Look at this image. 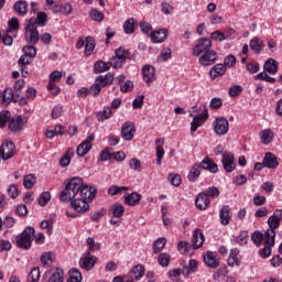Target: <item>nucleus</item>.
Returning a JSON list of instances; mask_svg holds the SVG:
<instances>
[{
    "instance_id": "obj_1",
    "label": "nucleus",
    "mask_w": 282,
    "mask_h": 282,
    "mask_svg": "<svg viewBox=\"0 0 282 282\" xmlns=\"http://www.w3.org/2000/svg\"><path fill=\"white\" fill-rule=\"evenodd\" d=\"M83 178L75 176L67 181L65 189L59 193L61 202H72L83 188Z\"/></svg>"
},
{
    "instance_id": "obj_2",
    "label": "nucleus",
    "mask_w": 282,
    "mask_h": 282,
    "mask_svg": "<svg viewBox=\"0 0 282 282\" xmlns=\"http://www.w3.org/2000/svg\"><path fill=\"white\" fill-rule=\"evenodd\" d=\"M34 227H26L20 235L17 237V246L21 250H30L32 248V241L34 239Z\"/></svg>"
},
{
    "instance_id": "obj_3",
    "label": "nucleus",
    "mask_w": 282,
    "mask_h": 282,
    "mask_svg": "<svg viewBox=\"0 0 282 282\" xmlns=\"http://www.w3.org/2000/svg\"><path fill=\"white\" fill-rule=\"evenodd\" d=\"M25 41L30 43V45H36V43H39V31L36 30L34 19H30L25 22Z\"/></svg>"
},
{
    "instance_id": "obj_4",
    "label": "nucleus",
    "mask_w": 282,
    "mask_h": 282,
    "mask_svg": "<svg viewBox=\"0 0 282 282\" xmlns=\"http://www.w3.org/2000/svg\"><path fill=\"white\" fill-rule=\"evenodd\" d=\"M281 221L282 213L281 210H275L274 214L268 219L269 229L264 231V236L269 237L270 239H274V237H276L275 229L281 224Z\"/></svg>"
},
{
    "instance_id": "obj_5",
    "label": "nucleus",
    "mask_w": 282,
    "mask_h": 282,
    "mask_svg": "<svg viewBox=\"0 0 282 282\" xmlns=\"http://www.w3.org/2000/svg\"><path fill=\"white\" fill-rule=\"evenodd\" d=\"M194 272H197V261L189 260L188 264L183 267V269H174L170 271V276L173 281L180 276V274H183V276H188V274H194Z\"/></svg>"
},
{
    "instance_id": "obj_6",
    "label": "nucleus",
    "mask_w": 282,
    "mask_h": 282,
    "mask_svg": "<svg viewBox=\"0 0 282 282\" xmlns=\"http://www.w3.org/2000/svg\"><path fill=\"white\" fill-rule=\"evenodd\" d=\"M213 127H214V133L216 135L221 137L228 133L230 129V123L228 122V119H226L225 117H217L213 122Z\"/></svg>"
},
{
    "instance_id": "obj_7",
    "label": "nucleus",
    "mask_w": 282,
    "mask_h": 282,
    "mask_svg": "<svg viewBox=\"0 0 282 282\" xmlns=\"http://www.w3.org/2000/svg\"><path fill=\"white\" fill-rule=\"evenodd\" d=\"M213 47V41L208 37H202L198 40L197 44L193 47V56H202V54L210 51Z\"/></svg>"
},
{
    "instance_id": "obj_8",
    "label": "nucleus",
    "mask_w": 282,
    "mask_h": 282,
    "mask_svg": "<svg viewBox=\"0 0 282 282\" xmlns=\"http://www.w3.org/2000/svg\"><path fill=\"white\" fill-rule=\"evenodd\" d=\"M202 109H204V111L197 116H193V113H189L191 118H193V121L191 123L192 133H195V131H197V129L202 127L204 122H206V120H208V108L203 106Z\"/></svg>"
},
{
    "instance_id": "obj_9",
    "label": "nucleus",
    "mask_w": 282,
    "mask_h": 282,
    "mask_svg": "<svg viewBox=\"0 0 282 282\" xmlns=\"http://www.w3.org/2000/svg\"><path fill=\"white\" fill-rule=\"evenodd\" d=\"M217 58H219L217 52L209 50L198 57V63L203 67H210V65H215V63H217Z\"/></svg>"
},
{
    "instance_id": "obj_10",
    "label": "nucleus",
    "mask_w": 282,
    "mask_h": 282,
    "mask_svg": "<svg viewBox=\"0 0 282 282\" xmlns=\"http://www.w3.org/2000/svg\"><path fill=\"white\" fill-rule=\"evenodd\" d=\"M95 139H96V134L90 133L86 138V140L77 147L76 154L78 155V158H85V155H87V153L91 151V147H93L91 142H94Z\"/></svg>"
},
{
    "instance_id": "obj_11",
    "label": "nucleus",
    "mask_w": 282,
    "mask_h": 282,
    "mask_svg": "<svg viewBox=\"0 0 282 282\" xmlns=\"http://www.w3.org/2000/svg\"><path fill=\"white\" fill-rule=\"evenodd\" d=\"M15 151L17 147L12 141H4L0 147V155L2 160H11V158H14Z\"/></svg>"
},
{
    "instance_id": "obj_12",
    "label": "nucleus",
    "mask_w": 282,
    "mask_h": 282,
    "mask_svg": "<svg viewBox=\"0 0 282 282\" xmlns=\"http://www.w3.org/2000/svg\"><path fill=\"white\" fill-rule=\"evenodd\" d=\"M72 208L75 210V213H78L79 215H85V213H89V202H87L85 198H75L70 202Z\"/></svg>"
},
{
    "instance_id": "obj_13",
    "label": "nucleus",
    "mask_w": 282,
    "mask_h": 282,
    "mask_svg": "<svg viewBox=\"0 0 282 282\" xmlns=\"http://www.w3.org/2000/svg\"><path fill=\"white\" fill-rule=\"evenodd\" d=\"M135 134V123L131 121H127L121 127V138L127 142L133 140V135Z\"/></svg>"
},
{
    "instance_id": "obj_14",
    "label": "nucleus",
    "mask_w": 282,
    "mask_h": 282,
    "mask_svg": "<svg viewBox=\"0 0 282 282\" xmlns=\"http://www.w3.org/2000/svg\"><path fill=\"white\" fill-rule=\"evenodd\" d=\"M65 281V272L63 269H52L45 273L44 282H63Z\"/></svg>"
},
{
    "instance_id": "obj_15",
    "label": "nucleus",
    "mask_w": 282,
    "mask_h": 282,
    "mask_svg": "<svg viewBox=\"0 0 282 282\" xmlns=\"http://www.w3.org/2000/svg\"><path fill=\"white\" fill-rule=\"evenodd\" d=\"M223 166L227 173H232L237 169V163H235V156L230 152L223 153Z\"/></svg>"
},
{
    "instance_id": "obj_16",
    "label": "nucleus",
    "mask_w": 282,
    "mask_h": 282,
    "mask_svg": "<svg viewBox=\"0 0 282 282\" xmlns=\"http://www.w3.org/2000/svg\"><path fill=\"white\" fill-rule=\"evenodd\" d=\"M97 258L95 256H91L89 251L84 253V256L79 260V268H83V270H91L94 265H96Z\"/></svg>"
},
{
    "instance_id": "obj_17",
    "label": "nucleus",
    "mask_w": 282,
    "mask_h": 282,
    "mask_svg": "<svg viewBox=\"0 0 282 282\" xmlns=\"http://www.w3.org/2000/svg\"><path fill=\"white\" fill-rule=\"evenodd\" d=\"M272 247H274V238L264 236V247L259 250V254L262 259H268L272 254Z\"/></svg>"
},
{
    "instance_id": "obj_18",
    "label": "nucleus",
    "mask_w": 282,
    "mask_h": 282,
    "mask_svg": "<svg viewBox=\"0 0 282 282\" xmlns=\"http://www.w3.org/2000/svg\"><path fill=\"white\" fill-rule=\"evenodd\" d=\"M123 199L124 204L127 206H138L142 199V195L139 194L138 192H132V193H124L123 194Z\"/></svg>"
},
{
    "instance_id": "obj_19",
    "label": "nucleus",
    "mask_w": 282,
    "mask_h": 282,
    "mask_svg": "<svg viewBox=\"0 0 282 282\" xmlns=\"http://www.w3.org/2000/svg\"><path fill=\"white\" fill-rule=\"evenodd\" d=\"M79 192L82 199H86V202H94V199L96 198V188L85 185V183H83Z\"/></svg>"
},
{
    "instance_id": "obj_20",
    "label": "nucleus",
    "mask_w": 282,
    "mask_h": 282,
    "mask_svg": "<svg viewBox=\"0 0 282 282\" xmlns=\"http://www.w3.org/2000/svg\"><path fill=\"white\" fill-rule=\"evenodd\" d=\"M198 166L203 171H209V173H219V167L217 166V163H214L213 160L208 156H206L200 163H198Z\"/></svg>"
},
{
    "instance_id": "obj_21",
    "label": "nucleus",
    "mask_w": 282,
    "mask_h": 282,
    "mask_svg": "<svg viewBox=\"0 0 282 282\" xmlns=\"http://www.w3.org/2000/svg\"><path fill=\"white\" fill-rule=\"evenodd\" d=\"M143 80L147 85H151L155 80V67L145 65L142 68Z\"/></svg>"
},
{
    "instance_id": "obj_22",
    "label": "nucleus",
    "mask_w": 282,
    "mask_h": 282,
    "mask_svg": "<svg viewBox=\"0 0 282 282\" xmlns=\"http://www.w3.org/2000/svg\"><path fill=\"white\" fill-rule=\"evenodd\" d=\"M195 206L198 210H206L210 206V198L204 193H199L195 199Z\"/></svg>"
},
{
    "instance_id": "obj_23",
    "label": "nucleus",
    "mask_w": 282,
    "mask_h": 282,
    "mask_svg": "<svg viewBox=\"0 0 282 282\" xmlns=\"http://www.w3.org/2000/svg\"><path fill=\"white\" fill-rule=\"evenodd\" d=\"M23 118H21V116H15L10 119L8 129L9 131L17 133L18 131H21V129H23Z\"/></svg>"
},
{
    "instance_id": "obj_24",
    "label": "nucleus",
    "mask_w": 282,
    "mask_h": 282,
    "mask_svg": "<svg viewBox=\"0 0 282 282\" xmlns=\"http://www.w3.org/2000/svg\"><path fill=\"white\" fill-rule=\"evenodd\" d=\"M204 262L207 268H219V259H217V256H215V252L213 251L206 252V254L204 256Z\"/></svg>"
},
{
    "instance_id": "obj_25",
    "label": "nucleus",
    "mask_w": 282,
    "mask_h": 282,
    "mask_svg": "<svg viewBox=\"0 0 282 282\" xmlns=\"http://www.w3.org/2000/svg\"><path fill=\"white\" fill-rule=\"evenodd\" d=\"M151 41L152 43H164L166 37L169 36V30L161 29L151 33Z\"/></svg>"
},
{
    "instance_id": "obj_26",
    "label": "nucleus",
    "mask_w": 282,
    "mask_h": 282,
    "mask_svg": "<svg viewBox=\"0 0 282 282\" xmlns=\"http://www.w3.org/2000/svg\"><path fill=\"white\" fill-rule=\"evenodd\" d=\"M205 237L202 230L195 229L194 235L192 237V246L194 250H197L204 246Z\"/></svg>"
},
{
    "instance_id": "obj_27",
    "label": "nucleus",
    "mask_w": 282,
    "mask_h": 282,
    "mask_svg": "<svg viewBox=\"0 0 282 282\" xmlns=\"http://www.w3.org/2000/svg\"><path fill=\"white\" fill-rule=\"evenodd\" d=\"M265 169H276L279 166V158L272 154V152H267L263 158Z\"/></svg>"
},
{
    "instance_id": "obj_28",
    "label": "nucleus",
    "mask_w": 282,
    "mask_h": 282,
    "mask_svg": "<svg viewBox=\"0 0 282 282\" xmlns=\"http://www.w3.org/2000/svg\"><path fill=\"white\" fill-rule=\"evenodd\" d=\"M263 69L267 74H276L279 72V62L274 58H269L264 62Z\"/></svg>"
},
{
    "instance_id": "obj_29",
    "label": "nucleus",
    "mask_w": 282,
    "mask_h": 282,
    "mask_svg": "<svg viewBox=\"0 0 282 282\" xmlns=\"http://www.w3.org/2000/svg\"><path fill=\"white\" fill-rule=\"evenodd\" d=\"M224 74H226V66H224V64H216L209 70V76L212 80H215V78H219V76H224Z\"/></svg>"
},
{
    "instance_id": "obj_30",
    "label": "nucleus",
    "mask_w": 282,
    "mask_h": 282,
    "mask_svg": "<svg viewBox=\"0 0 282 282\" xmlns=\"http://www.w3.org/2000/svg\"><path fill=\"white\" fill-rule=\"evenodd\" d=\"M219 217H220V224L223 226H228V224H230V206L228 205L223 206L219 212Z\"/></svg>"
},
{
    "instance_id": "obj_31",
    "label": "nucleus",
    "mask_w": 282,
    "mask_h": 282,
    "mask_svg": "<svg viewBox=\"0 0 282 282\" xmlns=\"http://www.w3.org/2000/svg\"><path fill=\"white\" fill-rule=\"evenodd\" d=\"M199 175H202L199 163H195L194 165H192L187 174V180L188 182H197V180H199Z\"/></svg>"
},
{
    "instance_id": "obj_32",
    "label": "nucleus",
    "mask_w": 282,
    "mask_h": 282,
    "mask_svg": "<svg viewBox=\"0 0 282 282\" xmlns=\"http://www.w3.org/2000/svg\"><path fill=\"white\" fill-rule=\"evenodd\" d=\"M155 144H158L156 148H155L156 164L159 166H161L162 165V158H164V148H162V147H164V139H156Z\"/></svg>"
},
{
    "instance_id": "obj_33",
    "label": "nucleus",
    "mask_w": 282,
    "mask_h": 282,
    "mask_svg": "<svg viewBox=\"0 0 282 282\" xmlns=\"http://www.w3.org/2000/svg\"><path fill=\"white\" fill-rule=\"evenodd\" d=\"M95 80L102 89V87H107V85H111L113 83V74L107 73L106 75H99Z\"/></svg>"
},
{
    "instance_id": "obj_34",
    "label": "nucleus",
    "mask_w": 282,
    "mask_h": 282,
    "mask_svg": "<svg viewBox=\"0 0 282 282\" xmlns=\"http://www.w3.org/2000/svg\"><path fill=\"white\" fill-rule=\"evenodd\" d=\"M111 69V62L99 61L94 65L95 74H104V72H109Z\"/></svg>"
},
{
    "instance_id": "obj_35",
    "label": "nucleus",
    "mask_w": 282,
    "mask_h": 282,
    "mask_svg": "<svg viewBox=\"0 0 282 282\" xmlns=\"http://www.w3.org/2000/svg\"><path fill=\"white\" fill-rule=\"evenodd\" d=\"M249 47L256 54H261V52H263V41L256 36L249 42Z\"/></svg>"
},
{
    "instance_id": "obj_36",
    "label": "nucleus",
    "mask_w": 282,
    "mask_h": 282,
    "mask_svg": "<svg viewBox=\"0 0 282 282\" xmlns=\"http://www.w3.org/2000/svg\"><path fill=\"white\" fill-rule=\"evenodd\" d=\"M113 116V112L111 111V108L105 107L102 110L96 112V118L98 122H105V120H109Z\"/></svg>"
},
{
    "instance_id": "obj_37",
    "label": "nucleus",
    "mask_w": 282,
    "mask_h": 282,
    "mask_svg": "<svg viewBox=\"0 0 282 282\" xmlns=\"http://www.w3.org/2000/svg\"><path fill=\"white\" fill-rule=\"evenodd\" d=\"M50 82L47 85V89H54V85H56V83H61V78H63V73L58 72V70H54L53 73L50 74Z\"/></svg>"
},
{
    "instance_id": "obj_38",
    "label": "nucleus",
    "mask_w": 282,
    "mask_h": 282,
    "mask_svg": "<svg viewBox=\"0 0 282 282\" xmlns=\"http://www.w3.org/2000/svg\"><path fill=\"white\" fill-rule=\"evenodd\" d=\"M227 263L230 265V268H234V265H239V249L234 248L230 250Z\"/></svg>"
},
{
    "instance_id": "obj_39",
    "label": "nucleus",
    "mask_w": 282,
    "mask_h": 282,
    "mask_svg": "<svg viewBox=\"0 0 282 282\" xmlns=\"http://www.w3.org/2000/svg\"><path fill=\"white\" fill-rule=\"evenodd\" d=\"M13 8L18 14L23 17L28 13V1L19 0L14 3Z\"/></svg>"
},
{
    "instance_id": "obj_40",
    "label": "nucleus",
    "mask_w": 282,
    "mask_h": 282,
    "mask_svg": "<svg viewBox=\"0 0 282 282\" xmlns=\"http://www.w3.org/2000/svg\"><path fill=\"white\" fill-rule=\"evenodd\" d=\"M260 138L262 144H270V142L274 140V132H272L270 129L263 130L260 132Z\"/></svg>"
},
{
    "instance_id": "obj_41",
    "label": "nucleus",
    "mask_w": 282,
    "mask_h": 282,
    "mask_svg": "<svg viewBox=\"0 0 282 282\" xmlns=\"http://www.w3.org/2000/svg\"><path fill=\"white\" fill-rule=\"evenodd\" d=\"M129 186H118V185H111L108 188V195H110L111 197L116 196V195H122V193H124V191H129Z\"/></svg>"
},
{
    "instance_id": "obj_42",
    "label": "nucleus",
    "mask_w": 282,
    "mask_h": 282,
    "mask_svg": "<svg viewBox=\"0 0 282 282\" xmlns=\"http://www.w3.org/2000/svg\"><path fill=\"white\" fill-rule=\"evenodd\" d=\"M123 32L126 34H133L135 32V19L129 18L124 23H123Z\"/></svg>"
},
{
    "instance_id": "obj_43",
    "label": "nucleus",
    "mask_w": 282,
    "mask_h": 282,
    "mask_svg": "<svg viewBox=\"0 0 282 282\" xmlns=\"http://www.w3.org/2000/svg\"><path fill=\"white\" fill-rule=\"evenodd\" d=\"M231 241L238 246H246V243H248V232L242 231L239 234V236H234Z\"/></svg>"
},
{
    "instance_id": "obj_44",
    "label": "nucleus",
    "mask_w": 282,
    "mask_h": 282,
    "mask_svg": "<svg viewBox=\"0 0 282 282\" xmlns=\"http://www.w3.org/2000/svg\"><path fill=\"white\" fill-rule=\"evenodd\" d=\"M164 246H166V238H159L153 243V252L155 254L162 252L164 250Z\"/></svg>"
},
{
    "instance_id": "obj_45",
    "label": "nucleus",
    "mask_w": 282,
    "mask_h": 282,
    "mask_svg": "<svg viewBox=\"0 0 282 282\" xmlns=\"http://www.w3.org/2000/svg\"><path fill=\"white\" fill-rule=\"evenodd\" d=\"M251 241L259 248L261 242L265 241V234L261 231H254L251 236Z\"/></svg>"
},
{
    "instance_id": "obj_46",
    "label": "nucleus",
    "mask_w": 282,
    "mask_h": 282,
    "mask_svg": "<svg viewBox=\"0 0 282 282\" xmlns=\"http://www.w3.org/2000/svg\"><path fill=\"white\" fill-rule=\"evenodd\" d=\"M12 120V115L8 110L0 111V129H3L6 127L7 122H10Z\"/></svg>"
},
{
    "instance_id": "obj_47",
    "label": "nucleus",
    "mask_w": 282,
    "mask_h": 282,
    "mask_svg": "<svg viewBox=\"0 0 282 282\" xmlns=\"http://www.w3.org/2000/svg\"><path fill=\"white\" fill-rule=\"evenodd\" d=\"M86 243L88 246L89 254H91V252H96V250H100V242H96V240L91 237L86 239Z\"/></svg>"
},
{
    "instance_id": "obj_48",
    "label": "nucleus",
    "mask_w": 282,
    "mask_h": 282,
    "mask_svg": "<svg viewBox=\"0 0 282 282\" xmlns=\"http://www.w3.org/2000/svg\"><path fill=\"white\" fill-rule=\"evenodd\" d=\"M112 215L116 218H120L122 217V215H124V205L120 204V203H116L112 207Z\"/></svg>"
},
{
    "instance_id": "obj_49",
    "label": "nucleus",
    "mask_w": 282,
    "mask_h": 282,
    "mask_svg": "<svg viewBox=\"0 0 282 282\" xmlns=\"http://www.w3.org/2000/svg\"><path fill=\"white\" fill-rule=\"evenodd\" d=\"M80 281H83V275L80 274V271H78V269H70L69 278L67 282H80Z\"/></svg>"
},
{
    "instance_id": "obj_50",
    "label": "nucleus",
    "mask_w": 282,
    "mask_h": 282,
    "mask_svg": "<svg viewBox=\"0 0 282 282\" xmlns=\"http://www.w3.org/2000/svg\"><path fill=\"white\" fill-rule=\"evenodd\" d=\"M29 282H39L41 281V270L39 268H33L28 275Z\"/></svg>"
},
{
    "instance_id": "obj_51",
    "label": "nucleus",
    "mask_w": 282,
    "mask_h": 282,
    "mask_svg": "<svg viewBox=\"0 0 282 282\" xmlns=\"http://www.w3.org/2000/svg\"><path fill=\"white\" fill-rule=\"evenodd\" d=\"M124 63H127V61L119 58L116 55L110 59V66L113 67V69H122Z\"/></svg>"
},
{
    "instance_id": "obj_52",
    "label": "nucleus",
    "mask_w": 282,
    "mask_h": 282,
    "mask_svg": "<svg viewBox=\"0 0 282 282\" xmlns=\"http://www.w3.org/2000/svg\"><path fill=\"white\" fill-rule=\"evenodd\" d=\"M95 47H96V43L94 42V37H86V44H85L86 56H91V52H94Z\"/></svg>"
},
{
    "instance_id": "obj_53",
    "label": "nucleus",
    "mask_w": 282,
    "mask_h": 282,
    "mask_svg": "<svg viewBox=\"0 0 282 282\" xmlns=\"http://www.w3.org/2000/svg\"><path fill=\"white\" fill-rule=\"evenodd\" d=\"M132 279H135V281H139V279H142L144 276V267L142 264H138L134 268H132Z\"/></svg>"
},
{
    "instance_id": "obj_54",
    "label": "nucleus",
    "mask_w": 282,
    "mask_h": 282,
    "mask_svg": "<svg viewBox=\"0 0 282 282\" xmlns=\"http://www.w3.org/2000/svg\"><path fill=\"white\" fill-rule=\"evenodd\" d=\"M35 182H36V178L34 177V174H28V175L24 177L23 186H24V188H26L28 191H30L31 188L34 187Z\"/></svg>"
},
{
    "instance_id": "obj_55",
    "label": "nucleus",
    "mask_w": 282,
    "mask_h": 282,
    "mask_svg": "<svg viewBox=\"0 0 282 282\" xmlns=\"http://www.w3.org/2000/svg\"><path fill=\"white\" fill-rule=\"evenodd\" d=\"M203 195H206V197H208L209 199H215V197L219 196V188H217L216 186L208 187L207 189H205V192H203Z\"/></svg>"
},
{
    "instance_id": "obj_56",
    "label": "nucleus",
    "mask_w": 282,
    "mask_h": 282,
    "mask_svg": "<svg viewBox=\"0 0 282 282\" xmlns=\"http://www.w3.org/2000/svg\"><path fill=\"white\" fill-rule=\"evenodd\" d=\"M72 6L69 4V2H65L63 4H61L59 7H57V9L55 10V12H61V14H64L65 17L72 14Z\"/></svg>"
},
{
    "instance_id": "obj_57",
    "label": "nucleus",
    "mask_w": 282,
    "mask_h": 282,
    "mask_svg": "<svg viewBox=\"0 0 282 282\" xmlns=\"http://www.w3.org/2000/svg\"><path fill=\"white\" fill-rule=\"evenodd\" d=\"M12 98H14V93L12 91V88H7L2 93V101L6 105H10L12 102Z\"/></svg>"
},
{
    "instance_id": "obj_58",
    "label": "nucleus",
    "mask_w": 282,
    "mask_h": 282,
    "mask_svg": "<svg viewBox=\"0 0 282 282\" xmlns=\"http://www.w3.org/2000/svg\"><path fill=\"white\" fill-rule=\"evenodd\" d=\"M52 194L50 192H43L39 197V204L40 206H47V203L51 202Z\"/></svg>"
},
{
    "instance_id": "obj_59",
    "label": "nucleus",
    "mask_w": 282,
    "mask_h": 282,
    "mask_svg": "<svg viewBox=\"0 0 282 282\" xmlns=\"http://www.w3.org/2000/svg\"><path fill=\"white\" fill-rule=\"evenodd\" d=\"M22 52L25 56H29L31 58H34V56H36V47H34V44L24 46L22 48Z\"/></svg>"
},
{
    "instance_id": "obj_60",
    "label": "nucleus",
    "mask_w": 282,
    "mask_h": 282,
    "mask_svg": "<svg viewBox=\"0 0 282 282\" xmlns=\"http://www.w3.org/2000/svg\"><path fill=\"white\" fill-rule=\"evenodd\" d=\"M115 56H117V58H121L122 61H127V58H129V51L120 46L115 51Z\"/></svg>"
},
{
    "instance_id": "obj_61",
    "label": "nucleus",
    "mask_w": 282,
    "mask_h": 282,
    "mask_svg": "<svg viewBox=\"0 0 282 282\" xmlns=\"http://www.w3.org/2000/svg\"><path fill=\"white\" fill-rule=\"evenodd\" d=\"M170 261L171 256L169 253H161L159 256L158 262L162 265V268H169Z\"/></svg>"
},
{
    "instance_id": "obj_62",
    "label": "nucleus",
    "mask_w": 282,
    "mask_h": 282,
    "mask_svg": "<svg viewBox=\"0 0 282 282\" xmlns=\"http://www.w3.org/2000/svg\"><path fill=\"white\" fill-rule=\"evenodd\" d=\"M225 67L232 68L237 65V57L235 55H227L224 59Z\"/></svg>"
},
{
    "instance_id": "obj_63",
    "label": "nucleus",
    "mask_w": 282,
    "mask_h": 282,
    "mask_svg": "<svg viewBox=\"0 0 282 282\" xmlns=\"http://www.w3.org/2000/svg\"><path fill=\"white\" fill-rule=\"evenodd\" d=\"M241 91H243V88L239 85H234L229 88V96L231 98H237V96L241 95Z\"/></svg>"
},
{
    "instance_id": "obj_64",
    "label": "nucleus",
    "mask_w": 282,
    "mask_h": 282,
    "mask_svg": "<svg viewBox=\"0 0 282 282\" xmlns=\"http://www.w3.org/2000/svg\"><path fill=\"white\" fill-rule=\"evenodd\" d=\"M171 58V48H164L158 57L159 63H166Z\"/></svg>"
}]
</instances>
